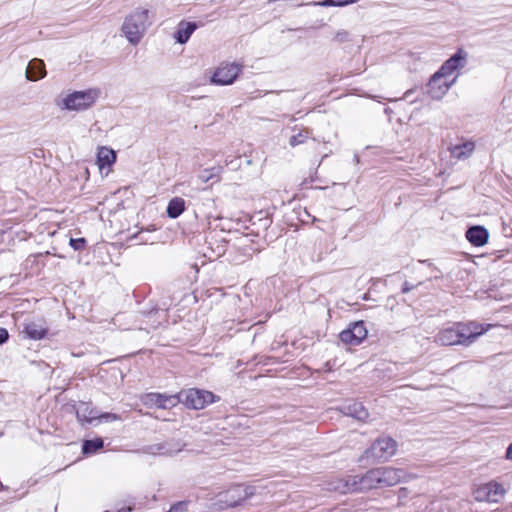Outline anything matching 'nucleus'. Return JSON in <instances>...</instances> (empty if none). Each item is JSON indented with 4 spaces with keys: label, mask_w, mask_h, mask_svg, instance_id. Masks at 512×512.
I'll return each instance as SVG.
<instances>
[{
    "label": "nucleus",
    "mask_w": 512,
    "mask_h": 512,
    "mask_svg": "<svg viewBox=\"0 0 512 512\" xmlns=\"http://www.w3.org/2000/svg\"><path fill=\"white\" fill-rule=\"evenodd\" d=\"M406 473L393 467H379L367 471L364 475L350 476L344 483L334 487L341 493L371 490L396 485L405 480Z\"/></svg>",
    "instance_id": "1"
},
{
    "label": "nucleus",
    "mask_w": 512,
    "mask_h": 512,
    "mask_svg": "<svg viewBox=\"0 0 512 512\" xmlns=\"http://www.w3.org/2000/svg\"><path fill=\"white\" fill-rule=\"evenodd\" d=\"M491 325L484 327L475 322L456 323L452 327L442 329L435 336V342L442 346L472 344L479 336L484 334Z\"/></svg>",
    "instance_id": "2"
},
{
    "label": "nucleus",
    "mask_w": 512,
    "mask_h": 512,
    "mask_svg": "<svg viewBox=\"0 0 512 512\" xmlns=\"http://www.w3.org/2000/svg\"><path fill=\"white\" fill-rule=\"evenodd\" d=\"M151 23L149 9L137 7L124 18L121 32L131 45L136 46L144 37Z\"/></svg>",
    "instance_id": "3"
},
{
    "label": "nucleus",
    "mask_w": 512,
    "mask_h": 512,
    "mask_svg": "<svg viewBox=\"0 0 512 512\" xmlns=\"http://www.w3.org/2000/svg\"><path fill=\"white\" fill-rule=\"evenodd\" d=\"M99 97L100 90L96 88L74 91L62 97L57 105L61 110L84 111L92 107Z\"/></svg>",
    "instance_id": "4"
},
{
    "label": "nucleus",
    "mask_w": 512,
    "mask_h": 512,
    "mask_svg": "<svg viewBox=\"0 0 512 512\" xmlns=\"http://www.w3.org/2000/svg\"><path fill=\"white\" fill-rule=\"evenodd\" d=\"M254 494L255 488L252 486L235 485L224 492H220L214 505L221 510L235 507L250 499Z\"/></svg>",
    "instance_id": "5"
},
{
    "label": "nucleus",
    "mask_w": 512,
    "mask_h": 512,
    "mask_svg": "<svg viewBox=\"0 0 512 512\" xmlns=\"http://www.w3.org/2000/svg\"><path fill=\"white\" fill-rule=\"evenodd\" d=\"M468 53L459 48L450 58H448L437 70L443 77L453 81L455 84L461 74V70L466 66Z\"/></svg>",
    "instance_id": "6"
},
{
    "label": "nucleus",
    "mask_w": 512,
    "mask_h": 512,
    "mask_svg": "<svg viewBox=\"0 0 512 512\" xmlns=\"http://www.w3.org/2000/svg\"><path fill=\"white\" fill-rule=\"evenodd\" d=\"M473 494L477 502L498 503L504 498L506 489L501 483L490 481L478 486Z\"/></svg>",
    "instance_id": "7"
},
{
    "label": "nucleus",
    "mask_w": 512,
    "mask_h": 512,
    "mask_svg": "<svg viewBox=\"0 0 512 512\" xmlns=\"http://www.w3.org/2000/svg\"><path fill=\"white\" fill-rule=\"evenodd\" d=\"M185 405L200 410L215 402V395L207 390L191 388L181 393Z\"/></svg>",
    "instance_id": "8"
},
{
    "label": "nucleus",
    "mask_w": 512,
    "mask_h": 512,
    "mask_svg": "<svg viewBox=\"0 0 512 512\" xmlns=\"http://www.w3.org/2000/svg\"><path fill=\"white\" fill-rule=\"evenodd\" d=\"M397 449V443L390 437L378 438L370 447V454L373 458L386 461L391 458Z\"/></svg>",
    "instance_id": "9"
},
{
    "label": "nucleus",
    "mask_w": 512,
    "mask_h": 512,
    "mask_svg": "<svg viewBox=\"0 0 512 512\" xmlns=\"http://www.w3.org/2000/svg\"><path fill=\"white\" fill-rule=\"evenodd\" d=\"M454 85L453 81L436 71L427 84V94L434 100H441Z\"/></svg>",
    "instance_id": "10"
},
{
    "label": "nucleus",
    "mask_w": 512,
    "mask_h": 512,
    "mask_svg": "<svg viewBox=\"0 0 512 512\" xmlns=\"http://www.w3.org/2000/svg\"><path fill=\"white\" fill-rule=\"evenodd\" d=\"M241 72V66L236 63L223 64L216 69L211 82L217 85H230Z\"/></svg>",
    "instance_id": "11"
},
{
    "label": "nucleus",
    "mask_w": 512,
    "mask_h": 512,
    "mask_svg": "<svg viewBox=\"0 0 512 512\" xmlns=\"http://www.w3.org/2000/svg\"><path fill=\"white\" fill-rule=\"evenodd\" d=\"M367 333L364 322L358 321L343 330L339 338L343 343L355 346L359 345L367 337Z\"/></svg>",
    "instance_id": "12"
},
{
    "label": "nucleus",
    "mask_w": 512,
    "mask_h": 512,
    "mask_svg": "<svg viewBox=\"0 0 512 512\" xmlns=\"http://www.w3.org/2000/svg\"><path fill=\"white\" fill-rule=\"evenodd\" d=\"M179 397L176 395H164L160 393H148L143 398L144 405L160 409H169L179 403Z\"/></svg>",
    "instance_id": "13"
},
{
    "label": "nucleus",
    "mask_w": 512,
    "mask_h": 512,
    "mask_svg": "<svg viewBox=\"0 0 512 512\" xmlns=\"http://www.w3.org/2000/svg\"><path fill=\"white\" fill-rule=\"evenodd\" d=\"M48 329L44 319H34L24 324L23 333L31 340H41L47 335Z\"/></svg>",
    "instance_id": "14"
},
{
    "label": "nucleus",
    "mask_w": 512,
    "mask_h": 512,
    "mask_svg": "<svg viewBox=\"0 0 512 512\" xmlns=\"http://www.w3.org/2000/svg\"><path fill=\"white\" fill-rule=\"evenodd\" d=\"M76 416L83 426L86 424L96 426L98 410L92 407L90 403L81 402L76 407Z\"/></svg>",
    "instance_id": "15"
},
{
    "label": "nucleus",
    "mask_w": 512,
    "mask_h": 512,
    "mask_svg": "<svg viewBox=\"0 0 512 512\" xmlns=\"http://www.w3.org/2000/svg\"><path fill=\"white\" fill-rule=\"evenodd\" d=\"M184 444H175L172 445L170 443H158L154 445H150L146 448V453L150 455H164V456H173L183 450Z\"/></svg>",
    "instance_id": "16"
},
{
    "label": "nucleus",
    "mask_w": 512,
    "mask_h": 512,
    "mask_svg": "<svg viewBox=\"0 0 512 512\" xmlns=\"http://www.w3.org/2000/svg\"><path fill=\"white\" fill-rule=\"evenodd\" d=\"M488 238V230L483 226H472L466 231V239L476 247L484 246Z\"/></svg>",
    "instance_id": "17"
},
{
    "label": "nucleus",
    "mask_w": 512,
    "mask_h": 512,
    "mask_svg": "<svg viewBox=\"0 0 512 512\" xmlns=\"http://www.w3.org/2000/svg\"><path fill=\"white\" fill-rule=\"evenodd\" d=\"M341 410L345 415L353 417L359 421H365L369 416L366 408L356 401H350L344 404Z\"/></svg>",
    "instance_id": "18"
},
{
    "label": "nucleus",
    "mask_w": 512,
    "mask_h": 512,
    "mask_svg": "<svg viewBox=\"0 0 512 512\" xmlns=\"http://www.w3.org/2000/svg\"><path fill=\"white\" fill-rule=\"evenodd\" d=\"M46 76L45 64L41 59H32L26 69V78L30 81H37Z\"/></svg>",
    "instance_id": "19"
},
{
    "label": "nucleus",
    "mask_w": 512,
    "mask_h": 512,
    "mask_svg": "<svg viewBox=\"0 0 512 512\" xmlns=\"http://www.w3.org/2000/svg\"><path fill=\"white\" fill-rule=\"evenodd\" d=\"M196 29V23L184 20L180 21V23L177 26V30L174 34L176 42L179 44H185Z\"/></svg>",
    "instance_id": "20"
},
{
    "label": "nucleus",
    "mask_w": 512,
    "mask_h": 512,
    "mask_svg": "<svg viewBox=\"0 0 512 512\" xmlns=\"http://www.w3.org/2000/svg\"><path fill=\"white\" fill-rule=\"evenodd\" d=\"M116 161V153L113 149L108 147H100L97 152V165L100 171L106 167H110Z\"/></svg>",
    "instance_id": "21"
},
{
    "label": "nucleus",
    "mask_w": 512,
    "mask_h": 512,
    "mask_svg": "<svg viewBox=\"0 0 512 512\" xmlns=\"http://www.w3.org/2000/svg\"><path fill=\"white\" fill-rule=\"evenodd\" d=\"M475 150V143L473 141H465L461 144H456L450 148V153L453 158L464 160L471 156Z\"/></svg>",
    "instance_id": "22"
},
{
    "label": "nucleus",
    "mask_w": 512,
    "mask_h": 512,
    "mask_svg": "<svg viewBox=\"0 0 512 512\" xmlns=\"http://www.w3.org/2000/svg\"><path fill=\"white\" fill-rule=\"evenodd\" d=\"M185 210V201L181 197H174L172 198L167 206V215L170 218H177L179 217Z\"/></svg>",
    "instance_id": "23"
},
{
    "label": "nucleus",
    "mask_w": 512,
    "mask_h": 512,
    "mask_svg": "<svg viewBox=\"0 0 512 512\" xmlns=\"http://www.w3.org/2000/svg\"><path fill=\"white\" fill-rule=\"evenodd\" d=\"M222 171L223 167L220 165L206 168L199 172L198 178L202 183H207L210 180L219 181Z\"/></svg>",
    "instance_id": "24"
},
{
    "label": "nucleus",
    "mask_w": 512,
    "mask_h": 512,
    "mask_svg": "<svg viewBox=\"0 0 512 512\" xmlns=\"http://www.w3.org/2000/svg\"><path fill=\"white\" fill-rule=\"evenodd\" d=\"M103 445H104V442L101 438L86 440L83 443L82 451L84 454H94L98 450L102 449Z\"/></svg>",
    "instance_id": "25"
},
{
    "label": "nucleus",
    "mask_w": 512,
    "mask_h": 512,
    "mask_svg": "<svg viewBox=\"0 0 512 512\" xmlns=\"http://www.w3.org/2000/svg\"><path fill=\"white\" fill-rule=\"evenodd\" d=\"M120 420H121V416L118 414L109 413V412H106V413L98 412V418L96 421V425H98L102 422L108 423V422H114V421H120Z\"/></svg>",
    "instance_id": "26"
},
{
    "label": "nucleus",
    "mask_w": 512,
    "mask_h": 512,
    "mask_svg": "<svg viewBox=\"0 0 512 512\" xmlns=\"http://www.w3.org/2000/svg\"><path fill=\"white\" fill-rule=\"evenodd\" d=\"M308 138H309V132L303 130V131H300L298 134L293 135L289 140V144L292 147H295L297 145L303 144Z\"/></svg>",
    "instance_id": "27"
},
{
    "label": "nucleus",
    "mask_w": 512,
    "mask_h": 512,
    "mask_svg": "<svg viewBox=\"0 0 512 512\" xmlns=\"http://www.w3.org/2000/svg\"><path fill=\"white\" fill-rule=\"evenodd\" d=\"M358 0H324L322 2L317 3L320 6H345L351 3H355Z\"/></svg>",
    "instance_id": "28"
},
{
    "label": "nucleus",
    "mask_w": 512,
    "mask_h": 512,
    "mask_svg": "<svg viewBox=\"0 0 512 512\" xmlns=\"http://www.w3.org/2000/svg\"><path fill=\"white\" fill-rule=\"evenodd\" d=\"M69 245L76 251L82 250L86 245L85 238H71Z\"/></svg>",
    "instance_id": "29"
},
{
    "label": "nucleus",
    "mask_w": 512,
    "mask_h": 512,
    "mask_svg": "<svg viewBox=\"0 0 512 512\" xmlns=\"http://www.w3.org/2000/svg\"><path fill=\"white\" fill-rule=\"evenodd\" d=\"M9 334L5 328H0V345L8 340Z\"/></svg>",
    "instance_id": "30"
},
{
    "label": "nucleus",
    "mask_w": 512,
    "mask_h": 512,
    "mask_svg": "<svg viewBox=\"0 0 512 512\" xmlns=\"http://www.w3.org/2000/svg\"><path fill=\"white\" fill-rule=\"evenodd\" d=\"M335 38L340 41V42H343L345 40L348 39V32L347 31H340L336 34Z\"/></svg>",
    "instance_id": "31"
},
{
    "label": "nucleus",
    "mask_w": 512,
    "mask_h": 512,
    "mask_svg": "<svg viewBox=\"0 0 512 512\" xmlns=\"http://www.w3.org/2000/svg\"><path fill=\"white\" fill-rule=\"evenodd\" d=\"M505 459L512 461V442L508 445L506 449Z\"/></svg>",
    "instance_id": "32"
},
{
    "label": "nucleus",
    "mask_w": 512,
    "mask_h": 512,
    "mask_svg": "<svg viewBox=\"0 0 512 512\" xmlns=\"http://www.w3.org/2000/svg\"><path fill=\"white\" fill-rule=\"evenodd\" d=\"M413 289V286H411L408 282H405L403 284V287H402V292L403 293H408L409 291H411Z\"/></svg>",
    "instance_id": "33"
}]
</instances>
